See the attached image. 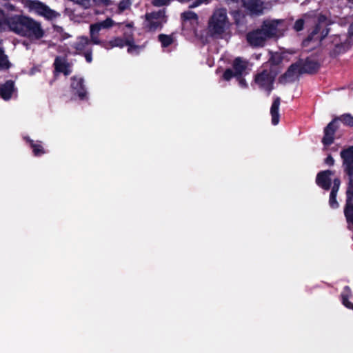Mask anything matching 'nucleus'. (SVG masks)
Wrapping results in <instances>:
<instances>
[{
	"label": "nucleus",
	"instance_id": "1",
	"mask_svg": "<svg viewBox=\"0 0 353 353\" xmlns=\"http://www.w3.org/2000/svg\"><path fill=\"white\" fill-rule=\"evenodd\" d=\"M7 30L28 39L31 43H37L46 35L41 22L23 14H10L6 18H0V32Z\"/></svg>",
	"mask_w": 353,
	"mask_h": 353
},
{
	"label": "nucleus",
	"instance_id": "2",
	"mask_svg": "<svg viewBox=\"0 0 353 353\" xmlns=\"http://www.w3.org/2000/svg\"><path fill=\"white\" fill-rule=\"evenodd\" d=\"M231 23L224 8L214 10L208 26V34L216 39H224L230 35Z\"/></svg>",
	"mask_w": 353,
	"mask_h": 353
},
{
	"label": "nucleus",
	"instance_id": "3",
	"mask_svg": "<svg viewBox=\"0 0 353 353\" xmlns=\"http://www.w3.org/2000/svg\"><path fill=\"white\" fill-rule=\"evenodd\" d=\"M345 170L349 175L350 183L347 191V203L345 213L347 221H353V146L341 152Z\"/></svg>",
	"mask_w": 353,
	"mask_h": 353
},
{
	"label": "nucleus",
	"instance_id": "4",
	"mask_svg": "<svg viewBox=\"0 0 353 353\" xmlns=\"http://www.w3.org/2000/svg\"><path fill=\"white\" fill-rule=\"evenodd\" d=\"M250 70L248 62L241 57H237L233 61L232 69H227L223 74V78L229 81L232 77L245 76Z\"/></svg>",
	"mask_w": 353,
	"mask_h": 353
},
{
	"label": "nucleus",
	"instance_id": "5",
	"mask_svg": "<svg viewBox=\"0 0 353 353\" xmlns=\"http://www.w3.org/2000/svg\"><path fill=\"white\" fill-rule=\"evenodd\" d=\"M183 30L190 37H198L199 19L196 13L188 10L181 14Z\"/></svg>",
	"mask_w": 353,
	"mask_h": 353
},
{
	"label": "nucleus",
	"instance_id": "6",
	"mask_svg": "<svg viewBox=\"0 0 353 353\" xmlns=\"http://www.w3.org/2000/svg\"><path fill=\"white\" fill-rule=\"evenodd\" d=\"M276 73L272 70H263L254 77V84L269 94L273 89V83Z\"/></svg>",
	"mask_w": 353,
	"mask_h": 353
},
{
	"label": "nucleus",
	"instance_id": "7",
	"mask_svg": "<svg viewBox=\"0 0 353 353\" xmlns=\"http://www.w3.org/2000/svg\"><path fill=\"white\" fill-rule=\"evenodd\" d=\"M26 6L30 12H34L38 15L42 16L48 19L57 18L59 14L48 6L39 1L28 0L26 3Z\"/></svg>",
	"mask_w": 353,
	"mask_h": 353
},
{
	"label": "nucleus",
	"instance_id": "8",
	"mask_svg": "<svg viewBox=\"0 0 353 353\" xmlns=\"http://www.w3.org/2000/svg\"><path fill=\"white\" fill-rule=\"evenodd\" d=\"M261 29L268 39L279 37L283 34L285 25L283 20H266L263 22Z\"/></svg>",
	"mask_w": 353,
	"mask_h": 353
},
{
	"label": "nucleus",
	"instance_id": "9",
	"mask_svg": "<svg viewBox=\"0 0 353 353\" xmlns=\"http://www.w3.org/2000/svg\"><path fill=\"white\" fill-rule=\"evenodd\" d=\"M166 22L164 10H159L145 14V26L150 31H155L161 28Z\"/></svg>",
	"mask_w": 353,
	"mask_h": 353
},
{
	"label": "nucleus",
	"instance_id": "10",
	"mask_svg": "<svg viewBox=\"0 0 353 353\" xmlns=\"http://www.w3.org/2000/svg\"><path fill=\"white\" fill-rule=\"evenodd\" d=\"M353 35L348 34H335L332 36V45H334V52L335 54H341L345 52L351 46L353 43Z\"/></svg>",
	"mask_w": 353,
	"mask_h": 353
},
{
	"label": "nucleus",
	"instance_id": "11",
	"mask_svg": "<svg viewBox=\"0 0 353 353\" xmlns=\"http://www.w3.org/2000/svg\"><path fill=\"white\" fill-rule=\"evenodd\" d=\"M71 91L74 95H77L80 99L87 98V90L82 77H74L71 79Z\"/></svg>",
	"mask_w": 353,
	"mask_h": 353
},
{
	"label": "nucleus",
	"instance_id": "12",
	"mask_svg": "<svg viewBox=\"0 0 353 353\" xmlns=\"http://www.w3.org/2000/svg\"><path fill=\"white\" fill-rule=\"evenodd\" d=\"M268 37L262 29L256 30L247 34V41L253 47H261Z\"/></svg>",
	"mask_w": 353,
	"mask_h": 353
},
{
	"label": "nucleus",
	"instance_id": "13",
	"mask_svg": "<svg viewBox=\"0 0 353 353\" xmlns=\"http://www.w3.org/2000/svg\"><path fill=\"white\" fill-rule=\"evenodd\" d=\"M17 95V89L15 88L14 82L12 80L6 81L0 85V97L5 101H8Z\"/></svg>",
	"mask_w": 353,
	"mask_h": 353
},
{
	"label": "nucleus",
	"instance_id": "14",
	"mask_svg": "<svg viewBox=\"0 0 353 353\" xmlns=\"http://www.w3.org/2000/svg\"><path fill=\"white\" fill-rule=\"evenodd\" d=\"M125 26L129 29H130V34L127 41V51L129 54L132 55H138L139 53L144 50L146 46V43L143 44H137L135 41L132 37V28H133L132 23H127L125 24Z\"/></svg>",
	"mask_w": 353,
	"mask_h": 353
},
{
	"label": "nucleus",
	"instance_id": "15",
	"mask_svg": "<svg viewBox=\"0 0 353 353\" xmlns=\"http://www.w3.org/2000/svg\"><path fill=\"white\" fill-rule=\"evenodd\" d=\"M130 32L128 33V32H124L123 37H114L109 41H107L105 43H103V47L107 50L113 48H123L124 46H127V41L130 37Z\"/></svg>",
	"mask_w": 353,
	"mask_h": 353
},
{
	"label": "nucleus",
	"instance_id": "16",
	"mask_svg": "<svg viewBox=\"0 0 353 353\" xmlns=\"http://www.w3.org/2000/svg\"><path fill=\"white\" fill-rule=\"evenodd\" d=\"M299 66L298 63L292 64L286 72L281 77L280 81L282 83L290 82L296 80L299 74H301V70H299Z\"/></svg>",
	"mask_w": 353,
	"mask_h": 353
},
{
	"label": "nucleus",
	"instance_id": "17",
	"mask_svg": "<svg viewBox=\"0 0 353 353\" xmlns=\"http://www.w3.org/2000/svg\"><path fill=\"white\" fill-rule=\"evenodd\" d=\"M316 183L320 188L328 190L331 185V172L330 170H325L318 173Z\"/></svg>",
	"mask_w": 353,
	"mask_h": 353
},
{
	"label": "nucleus",
	"instance_id": "18",
	"mask_svg": "<svg viewBox=\"0 0 353 353\" xmlns=\"http://www.w3.org/2000/svg\"><path fill=\"white\" fill-rule=\"evenodd\" d=\"M326 18L324 16H321L319 17V24L316 27L315 30L312 32V33L308 37L307 39L303 41V46L306 47L309 45L310 42L313 43L312 48H314L316 46L319 45L321 40L323 39V37H316V34H318L321 24L323 23L325 21Z\"/></svg>",
	"mask_w": 353,
	"mask_h": 353
},
{
	"label": "nucleus",
	"instance_id": "19",
	"mask_svg": "<svg viewBox=\"0 0 353 353\" xmlns=\"http://www.w3.org/2000/svg\"><path fill=\"white\" fill-rule=\"evenodd\" d=\"M243 6L251 13L259 14L264 9L263 3L260 0H241Z\"/></svg>",
	"mask_w": 353,
	"mask_h": 353
},
{
	"label": "nucleus",
	"instance_id": "20",
	"mask_svg": "<svg viewBox=\"0 0 353 353\" xmlns=\"http://www.w3.org/2000/svg\"><path fill=\"white\" fill-rule=\"evenodd\" d=\"M55 70L58 72H62L65 75H68L72 72L71 65L68 63L64 57H57L54 63Z\"/></svg>",
	"mask_w": 353,
	"mask_h": 353
},
{
	"label": "nucleus",
	"instance_id": "21",
	"mask_svg": "<svg viewBox=\"0 0 353 353\" xmlns=\"http://www.w3.org/2000/svg\"><path fill=\"white\" fill-rule=\"evenodd\" d=\"M298 64L301 73H312L316 71L319 67L316 61L309 59L305 61H300L298 62Z\"/></svg>",
	"mask_w": 353,
	"mask_h": 353
},
{
	"label": "nucleus",
	"instance_id": "22",
	"mask_svg": "<svg viewBox=\"0 0 353 353\" xmlns=\"http://www.w3.org/2000/svg\"><path fill=\"white\" fill-rule=\"evenodd\" d=\"M73 47L76 50V53L81 54L90 50V41L86 37H79L77 41L73 44Z\"/></svg>",
	"mask_w": 353,
	"mask_h": 353
},
{
	"label": "nucleus",
	"instance_id": "23",
	"mask_svg": "<svg viewBox=\"0 0 353 353\" xmlns=\"http://www.w3.org/2000/svg\"><path fill=\"white\" fill-rule=\"evenodd\" d=\"M24 139L30 143L32 153L35 157H41L47 153V150L44 148L41 141H33L28 137H25Z\"/></svg>",
	"mask_w": 353,
	"mask_h": 353
},
{
	"label": "nucleus",
	"instance_id": "24",
	"mask_svg": "<svg viewBox=\"0 0 353 353\" xmlns=\"http://www.w3.org/2000/svg\"><path fill=\"white\" fill-rule=\"evenodd\" d=\"M281 99L279 97H275L270 108V114L272 117V123L276 125L279 122V106Z\"/></svg>",
	"mask_w": 353,
	"mask_h": 353
},
{
	"label": "nucleus",
	"instance_id": "25",
	"mask_svg": "<svg viewBox=\"0 0 353 353\" xmlns=\"http://www.w3.org/2000/svg\"><path fill=\"white\" fill-rule=\"evenodd\" d=\"M115 25L120 26L121 23H117L111 18L108 17L102 21L91 24L90 26L93 28L94 31L100 32L102 29H109Z\"/></svg>",
	"mask_w": 353,
	"mask_h": 353
},
{
	"label": "nucleus",
	"instance_id": "26",
	"mask_svg": "<svg viewBox=\"0 0 353 353\" xmlns=\"http://www.w3.org/2000/svg\"><path fill=\"white\" fill-rule=\"evenodd\" d=\"M343 304L347 308L353 310V303L349 299L353 300L351 296L350 290L348 287H345L341 294Z\"/></svg>",
	"mask_w": 353,
	"mask_h": 353
},
{
	"label": "nucleus",
	"instance_id": "27",
	"mask_svg": "<svg viewBox=\"0 0 353 353\" xmlns=\"http://www.w3.org/2000/svg\"><path fill=\"white\" fill-rule=\"evenodd\" d=\"M331 130V122H330L325 129V135L323 138L322 142L323 144V150H328L331 145V135L330 131Z\"/></svg>",
	"mask_w": 353,
	"mask_h": 353
},
{
	"label": "nucleus",
	"instance_id": "28",
	"mask_svg": "<svg viewBox=\"0 0 353 353\" xmlns=\"http://www.w3.org/2000/svg\"><path fill=\"white\" fill-rule=\"evenodd\" d=\"M159 41L161 44V47L165 48L174 43V37L172 35H167L161 34L158 37Z\"/></svg>",
	"mask_w": 353,
	"mask_h": 353
},
{
	"label": "nucleus",
	"instance_id": "29",
	"mask_svg": "<svg viewBox=\"0 0 353 353\" xmlns=\"http://www.w3.org/2000/svg\"><path fill=\"white\" fill-rule=\"evenodd\" d=\"M10 65L11 63L3 48L0 50V70H7L10 67Z\"/></svg>",
	"mask_w": 353,
	"mask_h": 353
},
{
	"label": "nucleus",
	"instance_id": "30",
	"mask_svg": "<svg viewBox=\"0 0 353 353\" xmlns=\"http://www.w3.org/2000/svg\"><path fill=\"white\" fill-rule=\"evenodd\" d=\"M53 29L55 37H57L61 41L65 40L70 37L69 34L65 32L63 29L59 26H54Z\"/></svg>",
	"mask_w": 353,
	"mask_h": 353
},
{
	"label": "nucleus",
	"instance_id": "31",
	"mask_svg": "<svg viewBox=\"0 0 353 353\" xmlns=\"http://www.w3.org/2000/svg\"><path fill=\"white\" fill-rule=\"evenodd\" d=\"M338 120L341 121L347 125L353 127V116H352L350 114H345L341 115L340 117L334 119V120H332V123H335Z\"/></svg>",
	"mask_w": 353,
	"mask_h": 353
},
{
	"label": "nucleus",
	"instance_id": "32",
	"mask_svg": "<svg viewBox=\"0 0 353 353\" xmlns=\"http://www.w3.org/2000/svg\"><path fill=\"white\" fill-rule=\"evenodd\" d=\"M99 32L94 31L93 28H92L91 26H90L91 42L95 45H101L103 46V43H105L106 42H103L100 40L99 38Z\"/></svg>",
	"mask_w": 353,
	"mask_h": 353
},
{
	"label": "nucleus",
	"instance_id": "33",
	"mask_svg": "<svg viewBox=\"0 0 353 353\" xmlns=\"http://www.w3.org/2000/svg\"><path fill=\"white\" fill-rule=\"evenodd\" d=\"M133 0H121L118 6L119 9V13H121L123 11L128 10L132 3Z\"/></svg>",
	"mask_w": 353,
	"mask_h": 353
},
{
	"label": "nucleus",
	"instance_id": "34",
	"mask_svg": "<svg viewBox=\"0 0 353 353\" xmlns=\"http://www.w3.org/2000/svg\"><path fill=\"white\" fill-rule=\"evenodd\" d=\"M281 60V55L276 52L271 54L270 58V63L271 64H278Z\"/></svg>",
	"mask_w": 353,
	"mask_h": 353
},
{
	"label": "nucleus",
	"instance_id": "35",
	"mask_svg": "<svg viewBox=\"0 0 353 353\" xmlns=\"http://www.w3.org/2000/svg\"><path fill=\"white\" fill-rule=\"evenodd\" d=\"M245 76H241V77H235L236 79V80L238 81L239 82V85L241 88H247L248 85L244 78Z\"/></svg>",
	"mask_w": 353,
	"mask_h": 353
},
{
	"label": "nucleus",
	"instance_id": "36",
	"mask_svg": "<svg viewBox=\"0 0 353 353\" xmlns=\"http://www.w3.org/2000/svg\"><path fill=\"white\" fill-rule=\"evenodd\" d=\"M304 25V21L303 19H299L297 20L294 26V28L296 31H300L303 30Z\"/></svg>",
	"mask_w": 353,
	"mask_h": 353
},
{
	"label": "nucleus",
	"instance_id": "37",
	"mask_svg": "<svg viewBox=\"0 0 353 353\" xmlns=\"http://www.w3.org/2000/svg\"><path fill=\"white\" fill-rule=\"evenodd\" d=\"M84 54V57L85 58V60L88 63H91L92 60V49L88 50L86 52L83 53Z\"/></svg>",
	"mask_w": 353,
	"mask_h": 353
},
{
	"label": "nucleus",
	"instance_id": "38",
	"mask_svg": "<svg viewBox=\"0 0 353 353\" xmlns=\"http://www.w3.org/2000/svg\"><path fill=\"white\" fill-rule=\"evenodd\" d=\"M208 0H196L195 2L192 3L191 5H190V8H196L199 6H200L202 3H208Z\"/></svg>",
	"mask_w": 353,
	"mask_h": 353
},
{
	"label": "nucleus",
	"instance_id": "39",
	"mask_svg": "<svg viewBox=\"0 0 353 353\" xmlns=\"http://www.w3.org/2000/svg\"><path fill=\"white\" fill-rule=\"evenodd\" d=\"M94 2L97 5L108 6L110 4V0H93Z\"/></svg>",
	"mask_w": 353,
	"mask_h": 353
},
{
	"label": "nucleus",
	"instance_id": "40",
	"mask_svg": "<svg viewBox=\"0 0 353 353\" xmlns=\"http://www.w3.org/2000/svg\"><path fill=\"white\" fill-rule=\"evenodd\" d=\"M10 14H6L3 11L0 10V18H6L9 17Z\"/></svg>",
	"mask_w": 353,
	"mask_h": 353
},
{
	"label": "nucleus",
	"instance_id": "41",
	"mask_svg": "<svg viewBox=\"0 0 353 353\" xmlns=\"http://www.w3.org/2000/svg\"><path fill=\"white\" fill-rule=\"evenodd\" d=\"M330 161H331V154H327V157L325 160V163L329 164Z\"/></svg>",
	"mask_w": 353,
	"mask_h": 353
},
{
	"label": "nucleus",
	"instance_id": "42",
	"mask_svg": "<svg viewBox=\"0 0 353 353\" xmlns=\"http://www.w3.org/2000/svg\"><path fill=\"white\" fill-rule=\"evenodd\" d=\"M349 30H350V34L353 35V23L350 25Z\"/></svg>",
	"mask_w": 353,
	"mask_h": 353
},
{
	"label": "nucleus",
	"instance_id": "43",
	"mask_svg": "<svg viewBox=\"0 0 353 353\" xmlns=\"http://www.w3.org/2000/svg\"><path fill=\"white\" fill-rule=\"evenodd\" d=\"M23 44L26 47V49H29V43L26 41H23Z\"/></svg>",
	"mask_w": 353,
	"mask_h": 353
},
{
	"label": "nucleus",
	"instance_id": "44",
	"mask_svg": "<svg viewBox=\"0 0 353 353\" xmlns=\"http://www.w3.org/2000/svg\"><path fill=\"white\" fill-rule=\"evenodd\" d=\"M349 3L350 4V7L353 6V0H348Z\"/></svg>",
	"mask_w": 353,
	"mask_h": 353
},
{
	"label": "nucleus",
	"instance_id": "45",
	"mask_svg": "<svg viewBox=\"0 0 353 353\" xmlns=\"http://www.w3.org/2000/svg\"><path fill=\"white\" fill-rule=\"evenodd\" d=\"M3 45H2V41H1V40L0 39V50H1V49H3Z\"/></svg>",
	"mask_w": 353,
	"mask_h": 353
},
{
	"label": "nucleus",
	"instance_id": "46",
	"mask_svg": "<svg viewBox=\"0 0 353 353\" xmlns=\"http://www.w3.org/2000/svg\"><path fill=\"white\" fill-rule=\"evenodd\" d=\"M331 197H332V195H331V193H330V196H329V202H331Z\"/></svg>",
	"mask_w": 353,
	"mask_h": 353
},
{
	"label": "nucleus",
	"instance_id": "47",
	"mask_svg": "<svg viewBox=\"0 0 353 353\" xmlns=\"http://www.w3.org/2000/svg\"><path fill=\"white\" fill-rule=\"evenodd\" d=\"M338 183H339V181H338V180H336V179H335V180H334V183H335V185H337V184H338Z\"/></svg>",
	"mask_w": 353,
	"mask_h": 353
},
{
	"label": "nucleus",
	"instance_id": "48",
	"mask_svg": "<svg viewBox=\"0 0 353 353\" xmlns=\"http://www.w3.org/2000/svg\"><path fill=\"white\" fill-rule=\"evenodd\" d=\"M235 14H236L235 12H232V14H234V16H235Z\"/></svg>",
	"mask_w": 353,
	"mask_h": 353
},
{
	"label": "nucleus",
	"instance_id": "49",
	"mask_svg": "<svg viewBox=\"0 0 353 353\" xmlns=\"http://www.w3.org/2000/svg\"><path fill=\"white\" fill-rule=\"evenodd\" d=\"M332 205H334V201L333 200H332Z\"/></svg>",
	"mask_w": 353,
	"mask_h": 353
}]
</instances>
